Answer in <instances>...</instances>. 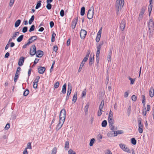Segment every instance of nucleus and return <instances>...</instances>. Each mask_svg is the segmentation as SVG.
Returning a JSON list of instances; mask_svg holds the SVG:
<instances>
[{"label":"nucleus","mask_w":154,"mask_h":154,"mask_svg":"<svg viewBox=\"0 0 154 154\" xmlns=\"http://www.w3.org/2000/svg\"><path fill=\"white\" fill-rule=\"evenodd\" d=\"M66 117V111L64 109H63L60 111L59 116V122L57 125L56 129L57 131L59 130L63 125Z\"/></svg>","instance_id":"f257e3e1"},{"label":"nucleus","mask_w":154,"mask_h":154,"mask_svg":"<svg viewBox=\"0 0 154 154\" xmlns=\"http://www.w3.org/2000/svg\"><path fill=\"white\" fill-rule=\"evenodd\" d=\"M124 4V0H116V7L117 13L121 9Z\"/></svg>","instance_id":"f03ea898"},{"label":"nucleus","mask_w":154,"mask_h":154,"mask_svg":"<svg viewBox=\"0 0 154 154\" xmlns=\"http://www.w3.org/2000/svg\"><path fill=\"white\" fill-rule=\"evenodd\" d=\"M103 42H102L101 43L100 42V44L97 45V50L96 54V61L97 63H98L99 61V55L100 53V50L101 46L103 45Z\"/></svg>","instance_id":"7ed1b4c3"},{"label":"nucleus","mask_w":154,"mask_h":154,"mask_svg":"<svg viewBox=\"0 0 154 154\" xmlns=\"http://www.w3.org/2000/svg\"><path fill=\"white\" fill-rule=\"evenodd\" d=\"M148 25L149 32L151 33L153 32L154 27V22L153 21V19L151 18L149 20Z\"/></svg>","instance_id":"20e7f679"},{"label":"nucleus","mask_w":154,"mask_h":154,"mask_svg":"<svg viewBox=\"0 0 154 154\" xmlns=\"http://www.w3.org/2000/svg\"><path fill=\"white\" fill-rule=\"evenodd\" d=\"M94 8L92 6L88 10L87 15V17L88 19H90L93 18L94 15Z\"/></svg>","instance_id":"39448f33"},{"label":"nucleus","mask_w":154,"mask_h":154,"mask_svg":"<svg viewBox=\"0 0 154 154\" xmlns=\"http://www.w3.org/2000/svg\"><path fill=\"white\" fill-rule=\"evenodd\" d=\"M119 146L124 151L127 152H130V150L129 148L127 146L124 144L121 143L119 144Z\"/></svg>","instance_id":"423d86ee"},{"label":"nucleus","mask_w":154,"mask_h":154,"mask_svg":"<svg viewBox=\"0 0 154 154\" xmlns=\"http://www.w3.org/2000/svg\"><path fill=\"white\" fill-rule=\"evenodd\" d=\"M36 48L35 45H32L30 49L29 53L31 55H34L36 53Z\"/></svg>","instance_id":"0eeeda50"},{"label":"nucleus","mask_w":154,"mask_h":154,"mask_svg":"<svg viewBox=\"0 0 154 154\" xmlns=\"http://www.w3.org/2000/svg\"><path fill=\"white\" fill-rule=\"evenodd\" d=\"M108 123L111 130L114 131L115 130L114 127V119H108Z\"/></svg>","instance_id":"6e6552de"},{"label":"nucleus","mask_w":154,"mask_h":154,"mask_svg":"<svg viewBox=\"0 0 154 154\" xmlns=\"http://www.w3.org/2000/svg\"><path fill=\"white\" fill-rule=\"evenodd\" d=\"M87 31L84 29H82L80 32V36L82 39H84L86 35Z\"/></svg>","instance_id":"1a4fd4ad"},{"label":"nucleus","mask_w":154,"mask_h":154,"mask_svg":"<svg viewBox=\"0 0 154 154\" xmlns=\"http://www.w3.org/2000/svg\"><path fill=\"white\" fill-rule=\"evenodd\" d=\"M138 131L139 133H142L143 131V125L141 124V121L140 120H138Z\"/></svg>","instance_id":"9d476101"},{"label":"nucleus","mask_w":154,"mask_h":154,"mask_svg":"<svg viewBox=\"0 0 154 154\" xmlns=\"http://www.w3.org/2000/svg\"><path fill=\"white\" fill-rule=\"evenodd\" d=\"M125 24V21L124 20H122L121 22L120 25L121 29L122 31H123L124 30Z\"/></svg>","instance_id":"9b49d317"},{"label":"nucleus","mask_w":154,"mask_h":154,"mask_svg":"<svg viewBox=\"0 0 154 154\" xmlns=\"http://www.w3.org/2000/svg\"><path fill=\"white\" fill-rule=\"evenodd\" d=\"M36 52L35 54L37 57H41L43 55V52L42 51L39 50L36 51Z\"/></svg>","instance_id":"f8f14e48"},{"label":"nucleus","mask_w":154,"mask_h":154,"mask_svg":"<svg viewBox=\"0 0 154 154\" xmlns=\"http://www.w3.org/2000/svg\"><path fill=\"white\" fill-rule=\"evenodd\" d=\"M45 69H46L45 67H41L38 68V72L39 73L41 74H43L44 73Z\"/></svg>","instance_id":"ddd939ff"},{"label":"nucleus","mask_w":154,"mask_h":154,"mask_svg":"<svg viewBox=\"0 0 154 154\" xmlns=\"http://www.w3.org/2000/svg\"><path fill=\"white\" fill-rule=\"evenodd\" d=\"M24 58L23 57H21L19 60L18 64L19 66H21L23 65L24 62Z\"/></svg>","instance_id":"4468645a"},{"label":"nucleus","mask_w":154,"mask_h":154,"mask_svg":"<svg viewBox=\"0 0 154 154\" xmlns=\"http://www.w3.org/2000/svg\"><path fill=\"white\" fill-rule=\"evenodd\" d=\"M37 37L36 35L32 36L28 40V41L31 42V43H32L34 41L36 40L37 39Z\"/></svg>","instance_id":"2eb2a0df"},{"label":"nucleus","mask_w":154,"mask_h":154,"mask_svg":"<svg viewBox=\"0 0 154 154\" xmlns=\"http://www.w3.org/2000/svg\"><path fill=\"white\" fill-rule=\"evenodd\" d=\"M149 96L152 97L154 95V90L153 87H151L149 91Z\"/></svg>","instance_id":"dca6fc26"},{"label":"nucleus","mask_w":154,"mask_h":154,"mask_svg":"<svg viewBox=\"0 0 154 154\" xmlns=\"http://www.w3.org/2000/svg\"><path fill=\"white\" fill-rule=\"evenodd\" d=\"M149 6L148 10L149 11V15H150V12L152 11V0H149Z\"/></svg>","instance_id":"f3484780"},{"label":"nucleus","mask_w":154,"mask_h":154,"mask_svg":"<svg viewBox=\"0 0 154 154\" xmlns=\"http://www.w3.org/2000/svg\"><path fill=\"white\" fill-rule=\"evenodd\" d=\"M114 136H116L118 134H121L123 133V131L122 130H119L116 131H113Z\"/></svg>","instance_id":"a211bd4d"},{"label":"nucleus","mask_w":154,"mask_h":154,"mask_svg":"<svg viewBox=\"0 0 154 154\" xmlns=\"http://www.w3.org/2000/svg\"><path fill=\"white\" fill-rule=\"evenodd\" d=\"M66 83H65V84H64V85L63 86L62 90L61 92L63 94H65L66 93Z\"/></svg>","instance_id":"6ab92c4d"},{"label":"nucleus","mask_w":154,"mask_h":154,"mask_svg":"<svg viewBox=\"0 0 154 154\" xmlns=\"http://www.w3.org/2000/svg\"><path fill=\"white\" fill-rule=\"evenodd\" d=\"M68 87L67 94L70 95L72 91V86L70 85L69 84H68Z\"/></svg>","instance_id":"aec40b11"},{"label":"nucleus","mask_w":154,"mask_h":154,"mask_svg":"<svg viewBox=\"0 0 154 154\" xmlns=\"http://www.w3.org/2000/svg\"><path fill=\"white\" fill-rule=\"evenodd\" d=\"M108 119H113V112L110 110L109 114Z\"/></svg>","instance_id":"412c9836"},{"label":"nucleus","mask_w":154,"mask_h":154,"mask_svg":"<svg viewBox=\"0 0 154 154\" xmlns=\"http://www.w3.org/2000/svg\"><path fill=\"white\" fill-rule=\"evenodd\" d=\"M77 92H75L73 95L72 101L75 103L77 99Z\"/></svg>","instance_id":"4be33fe9"},{"label":"nucleus","mask_w":154,"mask_h":154,"mask_svg":"<svg viewBox=\"0 0 154 154\" xmlns=\"http://www.w3.org/2000/svg\"><path fill=\"white\" fill-rule=\"evenodd\" d=\"M94 55H93V57H92L91 56V55H90L89 57V65H91L94 62Z\"/></svg>","instance_id":"5701e85b"},{"label":"nucleus","mask_w":154,"mask_h":154,"mask_svg":"<svg viewBox=\"0 0 154 154\" xmlns=\"http://www.w3.org/2000/svg\"><path fill=\"white\" fill-rule=\"evenodd\" d=\"M85 8L84 7H82L81 9V15L82 16H83L85 13Z\"/></svg>","instance_id":"b1692460"},{"label":"nucleus","mask_w":154,"mask_h":154,"mask_svg":"<svg viewBox=\"0 0 154 154\" xmlns=\"http://www.w3.org/2000/svg\"><path fill=\"white\" fill-rule=\"evenodd\" d=\"M69 143L68 141H66L65 144L64 148L66 150H67L69 148Z\"/></svg>","instance_id":"393cba45"},{"label":"nucleus","mask_w":154,"mask_h":154,"mask_svg":"<svg viewBox=\"0 0 154 154\" xmlns=\"http://www.w3.org/2000/svg\"><path fill=\"white\" fill-rule=\"evenodd\" d=\"M104 105V101L103 100H102L100 103V104L99 107V109L102 110L103 108V106Z\"/></svg>","instance_id":"a878e982"},{"label":"nucleus","mask_w":154,"mask_h":154,"mask_svg":"<svg viewBox=\"0 0 154 154\" xmlns=\"http://www.w3.org/2000/svg\"><path fill=\"white\" fill-rule=\"evenodd\" d=\"M23 35H22L19 37L17 39V41L18 42H21L23 40Z\"/></svg>","instance_id":"bb28decb"},{"label":"nucleus","mask_w":154,"mask_h":154,"mask_svg":"<svg viewBox=\"0 0 154 154\" xmlns=\"http://www.w3.org/2000/svg\"><path fill=\"white\" fill-rule=\"evenodd\" d=\"M21 23V20H17L15 23V26L16 27H18Z\"/></svg>","instance_id":"cd10ccee"},{"label":"nucleus","mask_w":154,"mask_h":154,"mask_svg":"<svg viewBox=\"0 0 154 154\" xmlns=\"http://www.w3.org/2000/svg\"><path fill=\"white\" fill-rule=\"evenodd\" d=\"M113 134V131H110L107 133V135L109 137H111L114 136Z\"/></svg>","instance_id":"c85d7f7f"},{"label":"nucleus","mask_w":154,"mask_h":154,"mask_svg":"<svg viewBox=\"0 0 154 154\" xmlns=\"http://www.w3.org/2000/svg\"><path fill=\"white\" fill-rule=\"evenodd\" d=\"M41 2H42V1H40L37 2V4L35 6V9H38L41 6Z\"/></svg>","instance_id":"c756f323"},{"label":"nucleus","mask_w":154,"mask_h":154,"mask_svg":"<svg viewBox=\"0 0 154 154\" xmlns=\"http://www.w3.org/2000/svg\"><path fill=\"white\" fill-rule=\"evenodd\" d=\"M89 103H88L85 107V111L86 113H87L88 112Z\"/></svg>","instance_id":"7c9ffc66"},{"label":"nucleus","mask_w":154,"mask_h":154,"mask_svg":"<svg viewBox=\"0 0 154 154\" xmlns=\"http://www.w3.org/2000/svg\"><path fill=\"white\" fill-rule=\"evenodd\" d=\"M35 17L34 15L32 16L31 18L29 19V24H32L33 20H34Z\"/></svg>","instance_id":"2f4dec72"},{"label":"nucleus","mask_w":154,"mask_h":154,"mask_svg":"<svg viewBox=\"0 0 154 154\" xmlns=\"http://www.w3.org/2000/svg\"><path fill=\"white\" fill-rule=\"evenodd\" d=\"M77 21L78 17H77L73 19L72 22V24L76 25L77 23Z\"/></svg>","instance_id":"473e14b6"},{"label":"nucleus","mask_w":154,"mask_h":154,"mask_svg":"<svg viewBox=\"0 0 154 154\" xmlns=\"http://www.w3.org/2000/svg\"><path fill=\"white\" fill-rule=\"evenodd\" d=\"M19 73L18 72H16L15 74V76L14 79V81L15 82H16L18 78Z\"/></svg>","instance_id":"72a5a7b5"},{"label":"nucleus","mask_w":154,"mask_h":154,"mask_svg":"<svg viewBox=\"0 0 154 154\" xmlns=\"http://www.w3.org/2000/svg\"><path fill=\"white\" fill-rule=\"evenodd\" d=\"M107 124V122L106 120L103 121L102 123V127H105L106 126Z\"/></svg>","instance_id":"f704fd0d"},{"label":"nucleus","mask_w":154,"mask_h":154,"mask_svg":"<svg viewBox=\"0 0 154 154\" xmlns=\"http://www.w3.org/2000/svg\"><path fill=\"white\" fill-rule=\"evenodd\" d=\"M29 90L28 89H26L23 92V95L25 96H27L29 94Z\"/></svg>","instance_id":"c9c22d12"},{"label":"nucleus","mask_w":154,"mask_h":154,"mask_svg":"<svg viewBox=\"0 0 154 154\" xmlns=\"http://www.w3.org/2000/svg\"><path fill=\"white\" fill-rule=\"evenodd\" d=\"M145 11V7H142L141 9L140 14L143 15Z\"/></svg>","instance_id":"e433bc0d"},{"label":"nucleus","mask_w":154,"mask_h":154,"mask_svg":"<svg viewBox=\"0 0 154 154\" xmlns=\"http://www.w3.org/2000/svg\"><path fill=\"white\" fill-rule=\"evenodd\" d=\"M56 35L55 33L53 32L52 34V38L51 39V41L52 42H54L55 40V37Z\"/></svg>","instance_id":"4c0bfd02"},{"label":"nucleus","mask_w":154,"mask_h":154,"mask_svg":"<svg viewBox=\"0 0 154 154\" xmlns=\"http://www.w3.org/2000/svg\"><path fill=\"white\" fill-rule=\"evenodd\" d=\"M25 149H32V146L31 145V143L30 142H29L27 145V147L25 148Z\"/></svg>","instance_id":"58836bf2"},{"label":"nucleus","mask_w":154,"mask_h":154,"mask_svg":"<svg viewBox=\"0 0 154 154\" xmlns=\"http://www.w3.org/2000/svg\"><path fill=\"white\" fill-rule=\"evenodd\" d=\"M57 150V149L56 147L54 148L52 150L51 154H56Z\"/></svg>","instance_id":"ea45409f"},{"label":"nucleus","mask_w":154,"mask_h":154,"mask_svg":"<svg viewBox=\"0 0 154 154\" xmlns=\"http://www.w3.org/2000/svg\"><path fill=\"white\" fill-rule=\"evenodd\" d=\"M84 64H85V63H82V62L81 63V64L80 65L79 68V70H78V72H80L81 71V70H82L83 67V66Z\"/></svg>","instance_id":"a19ab883"},{"label":"nucleus","mask_w":154,"mask_h":154,"mask_svg":"<svg viewBox=\"0 0 154 154\" xmlns=\"http://www.w3.org/2000/svg\"><path fill=\"white\" fill-rule=\"evenodd\" d=\"M68 154H76V153L72 149H70L68 151Z\"/></svg>","instance_id":"79ce46f5"},{"label":"nucleus","mask_w":154,"mask_h":154,"mask_svg":"<svg viewBox=\"0 0 154 154\" xmlns=\"http://www.w3.org/2000/svg\"><path fill=\"white\" fill-rule=\"evenodd\" d=\"M19 34V32H16L12 36V38L13 39H15L16 37Z\"/></svg>","instance_id":"37998d69"},{"label":"nucleus","mask_w":154,"mask_h":154,"mask_svg":"<svg viewBox=\"0 0 154 154\" xmlns=\"http://www.w3.org/2000/svg\"><path fill=\"white\" fill-rule=\"evenodd\" d=\"M131 143L133 145H135L136 143V141L135 139L134 138H132L131 139Z\"/></svg>","instance_id":"c03bdc74"},{"label":"nucleus","mask_w":154,"mask_h":154,"mask_svg":"<svg viewBox=\"0 0 154 154\" xmlns=\"http://www.w3.org/2000/svg\"><path fill=\"white\" fill-rule=\"evenodd\" d=\"M60 83L58 82H56L54 85V87L55 88H57L59 86Z\"/></svg>","instance_id":"a18cd8bd"},{"label":"nucleus","mask_w":154,"mask_h":154,"mask_svg":"<svg viewBox=\"0 0 154 154\" xmlns=\"http://www.w3.org/2000/svg\"><path fill=\"white\" fill-rule=\"evenodd\" d=\"M95 140V139L94 138H92L91 140L89 143V145L90 146H91L93 145V143H94Z\"/></svg>","instance_id":"49530a36"},{"label":"nucleus","mask_w":154,"mask_h":154,"mask_svg":"<svg viewBox=\"0 0 154 154\" xmlns=\"http://www.w3.org/2000/svg\"><path fill=\"white\" fill-rule=\"evenodd\" d=\"M31 42H30V41H28V42L26 44H25L23 46V48H25L27 46L29 45L31 43Z\"/></svg>","instance_id":"de8ad7c7"},{"label":"nucleus","mask_w":154,"mask_h":154,"mask_svg":"<svg viewBox=\"0 0 154 154\" xmlns=\"http://www.w3.org/2000/svg\"><path fill=\"white\" fill-rule=\"evenodd\" d=\"M128 79L131 81L130 84L131 85L133 84L134 82L135 81V79H132L130 77H129Z\"/></svg>","instance_id":"09e8293b"},{"label":"nucleus","mask_w":154,"mask_h":154,"mask_svg":"<svg viewBox=\"0 0 154 154\" xmlns=\"http://www.w3.org/2000/svg\"><path fill=\"white\" fill-rule=\"evenodd\" d=\"M88 57V56H86L84 58L82 62L84 63H85L87 61Z\"/></svg>","instance_id":"8fccbe9b"},{"label":"nucleus","mask_w":154,"mask_h":154,"mask_svg":"<svg viewBox=\"0 0 154 154\" xmlns=\"http://www.w3.org/2000/svg\"><path fill=\"white\" fill-rule=\"evenodd\" d=\"M34 29H35V26L34 25H32L31 26V27L29 29V32H32L34 30Z\"/></svg>","instance_id":"3c124183"},{"label":"nucleus","mask_w":154,"mask_h":154,"mask_svg":"<svg viewBox=\"0 0 154 154\" xmlns=\"http://www.w3.org/2000/svg\"><path fill=\"white\" fill-rule=\"evenodd\" d=\"M47 5H46V8L48 10H50L51 9L52 7V5L50 4L47 3Z\"/></svg>","instance_id":"603ef678"},{"label":"nucleus","mask_w":154,"mask_h":154,"mask_svg":"<svg viewBox=\"0 0 154 154\" xmlns=\"http://www.w3.org/2000/svg\"><path fill=\"white\" fill-rule=\"evenodd\" d=\"M27 27L26 26H25L23 28L22 32L23 33H25L27 31Z\"/></svg>","instance_id":"864d4df0"},{"label":"nucleus","mask_w":154,"mask_h":154,"mask_svg":"<svg viewBox=\"0 0 154 154\" xmlns=\"http://www.w3.org/2000/svg\"><path fill=\"white\" fill-rule=\"evenodd\" d=\"M105 154H112L111 151L109 149H107L105 152Z\"/></svg>","instance_id":"5fc2aeb1"},{"label":"nucleus","mask_w":154,"mask_h":154,"mask_svg":"<svg viewBox=\"0 0 154 154\" xmlns=\"http://www.w3.org/2000/svg\"><path fill=\"white\" fill-rule=\"evenodd\" d=\"M102 112H103V111L99 109L97 112V116H100L102 113Z\"/></svg>","instance_id":"6e6d98bb"},{"label":"nucleus","mask_w":154,"mask_h":154,"mask_svg":"<svg viewBox=\"0 0 154 154\" xmlns=\"http://www.w3.org/2000/svg\"><path fill=\"white\" fill-rule=\"evenodd\" d=\"M15 0H10V2L9 3V6L11 7H12L14 2Z\"/></svg>","instance_id":"4d7b16f0"},{"label":"nucleus","mask_w":154,"mask_h":154,"mask_svg":"<svg viewBox=\"0 0 154 154\" xmlns=\"http://www.w3.org/2000/svg\"><path fill=\"white\" fill-rule=\"evenodd\" d=\"M137 98V97L134 95H133L131 97L132 100L134 101H135L136 100Z\"/></svg>","instance_id":"13d9d810"},{"label":"nucleus","mask_w":154,"mask_h":154,"mask_svg":"<svg viewBox=\"0 0 154 154\" xmlns=\"http://www.w3.org/2000/svg\"><path fill=\"white\" fill-rule=\"evenodd\" d=\"M64 11L63 10H61L60 12V15L63 17L64 16Z\"/></svg>","instance_id":"bf43d9fd"},{"label":"nucleus","mask_w":154,"mask_h":154,"mask_svg":"<svg viewBox=\"0 0 154 154\" xmlns=\"http://www.w3.org/2000/svg\"><path fill=\"white\" fill-rule=\"evenodd\" d=\"M10 124L9 123H8L6 124L5 128V130H8L10 127Z\"/></svg>","instance_id":"052dcab7"},{"label":"nucleus","mask_w":154,"mask_h":154,"mask_svg":"<svg viewBox=\"0 0 154 154\" xmlns=\"http://www.w3.org/2000/svg\"><path fill=\"white\" fill-rule=\"evenodd\" d=\"M86 94V89H85L84 91H83L82 93V97H83L84 96H85Z\"/></svg>","instance_id":"680f3d73"},{"label":"nucleus","mask_w":154,"mask_h":154,"mask_svg":"<svg viewBox=\"0 0 154 154\" xmlns=\"http://www.w3.org/2000/svg\"><path fill=\"white\" fill-rule=\"evenodd\" d=\"M100 37L101 36H97L96 38V41L97 42H98L100 41Z\"/></svg>","instance_id":"e2e57ef3"},{"label":"nucleus","mask_w":154,"mask_h":154,"mask_svg":"<svg viewBox=\"0 0 154 154\" xmlns=\"http://www.w3.org/2000/svg\"><path fill=\"white\" fill-rule=\"evenodd\" d=\"M101 30H102V28H101L99 31L98 32L97 35L99 36H101Z\"/></svg>","instance_id":"0e129e2a"},{"label":"nucleus","mask_w":154,"mask_h":154,"mask_svg":"<svg viewBox=\"0 0 154 154\" xmlns=\"http://www.w3.org/2000/svg\"><path fill=\"white\" fill-rule=\"evenodd\" d=\"M54 23L53 21H51L50 23V25L51 28H52L54 26Z\"/></svg>","instance_id":"69168bd1"},{"label":"nucleus","mask_w":154,"mask_h":154,"mask_svg":"<svg viewBox=\"0 0 154 154\" xmlns=\"http://www.w3.org/2000/svg\"><path fill=\"white\" fill-rule=\"evenodd\" d=\"M142 114L144 116L146 115V110L145 107L144 109L143 112H142Z\"/></svg>","instance_id":"338daca9"},{"label":"nucleus","mask_w":154,"mask_h":154,"mask_svg":"<svg viewBox=\"0 0 154 154\" xmlns=\"http://www.w3.org/2000/svg\"><path fill=\"white\" fill-rule=\"evenodd\" d=\"M39 59L36 58L34 62V65H35L39 61Z\"/></svg>","instance_id":"774afa93"}]
</instances>
